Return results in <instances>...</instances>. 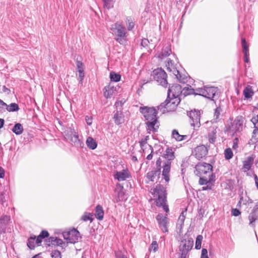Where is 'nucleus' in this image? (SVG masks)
Here are the masks:
<instances>
[{"mask_svg":"<svg viewBox=\"0 0 258 258\" xmlns=\"http://www.w3.org/2000/svg\"><path fill=\"white\" fill-rule=\"evenodd\" d=\"M175 153L172 149L167 148L163 154L156 161V167L147 173L146 177L150 181L153 182L155 177L159 179L162 176V180L166 183L170 181V172L171 163L175 158Z\"/></svg>","mask_w":258,"mask_h":258,"instance_id":"1","label":"nucleus"},{"mask_svg":"<svg viewBox=\"0 0 258 258\" xmlns=\"http://www.w3.org/2000/svg\"><path fill=\"white\" fill-rule=\"evenodd\" d=\"M140 112L146 121L145 125L147 133L150 134L157 132L159 127L158 110L154 107L141 106Z\"/></svg>","mask_w":258,"mask_h":258,"instance_id":"2","label":"nucleus"},{"mask_svg":"<svg viewBox=\"0 0 258 258\" xmlns=\"http://www.w3.org/2000/svg\"><path fill=\"white\" fill-rule=\"evenodd\" d=\"M153 190L154 194L158 197L156 201L157 206L162 207L166 213H168L169 209L168 205L166 204L167 192L166 187L159 183Z\"/></svg>","mask_w":258,"mask_h":258,"instance_id":"3","label":"nucleus"},{"mask_svg":"<svg viewBox=\"0 0 258 258\" xmlns=\"http://www.w3.org/2000/svg\"><path fill=\"white\" fill-rule=\"evenodd\" d=\"M194 246L193 239L189 235L185 234L182 237L178 247L180 258H188L189 252Z\"/></svg>","mask_w":258,"mask_h":258,"instance_id":"4","label":"nucleus"},{"mask_svg":"<svg viewBox=\"0 0 258 258\" xmlns=\"http://www.w3.org/2000/svg\"><path fill=\"white\" fill-rule=\"evenodd\" d=\"M111 30L115 36V41L120 45H125L127 41L125 27L122 24L116 22L112 25Z\"/></svg>","mask_w":258,"mask_h":258,"instance_id":"5","label":"nucleus"},{"mask_svg":"<svg viewBox=\"0 0 258 258\" xmlns=\"http://www.w3.org/2000/svg\"><path fill=\"white\" fill-rule=\"evenodd\" d=\"M196 93L213 101L218 99L220 95L219 89L213 86H204V88H197Z\"/></svg>","mask_w":258,"mask_h":258,"instance_id":"6","label":"nucleus"},{"mask_svg":"<svg viewBox=\"0 0 258 258\" xmlns=\"http://www.w3.org/2000/svg\"><path fill=\"white\" fill-rule=\"evenodd\" d=\"M49 236V232L45 230H42L38 236L32 234L27 239V246L29 249L34 250L36 246L41 245L43 239L48 238Z\"/></svg>","mask_w":258,"mask_h":258,"instance_id":"7","label":"nucleus"},{"mask_svg":"<svg viewBox=\"0 0 258 258\" xmlns=\"http://www.w3.org/2000/svg\"><path fill=\"white\" fill-rule=\"evenodd\" d=\"M154 79L159 85L164 88L168 87V83L167 80V75L166 73L161 68H157L155 69L152 75Z\"/></svg>","mask_w":258,"mask_h":258,"instance_id":"8","label":"nucleus"},{"mask_svg":"<svg viewBox=\"0 0 258 258\" xmlns=\"http://www.w3.org/2000/svg\"><path fill=\"white\" fill-rule=\"evenodd\" d=\"M246 120L245 117L239 115L236 117L233 122L232 123L231 131L233 133V136H237V133L241 132L245 127Z\"/></svg>","mask_w":258,"mask_h":258,"instance_id":"9","label":"nucleus"},{"mask_svg":"<svg viewBox=\"0 0 258 258\" xmlns=\"http://www.w3.org/2000/svg\"><path fill=\"white\" fill-rule=\"evenodd\" d=\"M166 67L167 70L169 72H172L180 83L184 84L187 82L188 77L185 75L180 74L177 68L174 67L172 60L171 59L168 60Z\"/></svg>","mask_w":258,"mask_h":258,"instance_id":"10","label":"nucleus"},{"mask_svg":"<svg viewBox=\"0 0 258 258\" xmlns=\"http://www.w3.org/2000/svg\"><path fill=\"white\" fill-rule=\"evenodd\" d=\"M62 236L68 243L73 244L78 242L79 239L81 238L80 232L75 228L63 231Z\"/></svg>","mask_w":258,"mask_h":258,"instance_id":"11","label":"nucleus"},{"mask_svg":"<svg viewBox=\"0 0 258 258\" xmlns=\"http://www.w3.org/2000/svg\"><path fill=\"white\" fill-rule=\"evenodd\" d=\"M196 169L198 172L197 174L200 176L204 175H210L214 174L213 171V166L211 164L206 162H200L196 166Z\"/></svg>","mask_w":258,"mask_h":258,"instance_id":"12","label":"nucleus"},{"mask_svg":"<svg viewBox=\"0 0 258 258\" xmlns=\"http://www.w3.org/2000/svg\"><path fill=\"white\" fill-rule=\"evenodd\" d=\"M177 105V102H172V100H170V98L167 97L166 100L158 106L157 108L158 110H162L163 113H165L166 112L174 111Z\"/></svg>","mask_w":258,"mask_h":258,"instance_id":"13","label":"nucleus"},{"mask_svg":"<svg viewBox=\"0 0 258 258\" xmlns=\"http://www.w3.org/2000/svg\"><path fill=\"white\" fill-rule=\"evenodd\" d=\"M188 115L191 120L190 124L194 127V129L196 130V128L200 127L201 126L200 111L196 109L191 110L189 112Z\"/></svg>","mask_w":258,"mask_h":258,"instance_id":"14","label":"nucleus"},{"mask_svg":"<svg viewBox=\"0 0 258 258\" xmlns=\"http://www.w3.org/2000/svg\"><path fill=\"white\" fill-rule=\"evenodd\" d=\"M122 103L121 101H117L115 103V106L116 107H118L119 106H120L119 110H116L114 111L113 117L114 123L118 125L123 123L124 121V115L122 111Z\"/></svg>","mask_w":258,"mask_h":258,"instance_id":"15","label":"nucleus"},{"mask_svg":"<svg viewBox=\"0 0 258 258\" xmlns=\"http://www.w3.org/2000/svg\"><path fill=\"white\" fill-rule=\"evenodd\" d=\"M168 98H170V96H179L183 93V89H181V86L179 84H173L170 86V84L168 83Z\"/></svg>","mask_w":258,"mask_h":258,"instance_id":"16","label":"nucleus"},{"mask_svg":"<svg viewBox=\"0 0 258 258\" xmlns=\"http://www.w3.org/2000/svg\"><path fill=\"white\" fill-rule=\"evenodd\" d=\"M167 214L164 216L162 214H159L156 217V219L158 223L159 227L163 231V232L166 233L168 232L167 228Z\"/></svg>","mask_w":258,"mask_h":258,"instance_id":"17","label":"nucleus"},{"mask_svg":"<svg viewBox=\"0 0 258 258\" xmlns=\"http://www.w3.org/2000/svg\"><path fill=\"white\" fill-rule=\"evenodd\" d=\"M45 241L48 246H59L62 248L67 246V244L62 239L57 237H50L47 239H45Z\"/></svg>","mask_w":258,"mask_h":258,"instance_id":"18","label":"nucleus"},{"mask_svg":"<svg viewBox=\"0 0 258 258\" xmlns=\"http://www.w3.org/2000/svg\"><path fill=\"white\" fill-rule=\"evenodd\" d=\"M208 152V150L207 148L203 145L199 146L195 149V156L198 160H200L205 157L207 155Z\"/></svg>","mask_w":258,"mask_h":258,"instance_id":"19","label":"nucleus"},{"mask_svg":"<svg viewBox=\"0 0 258 258\" xmlns=\"http://www.w3.org/2000/svg\"><path fill=\"white\" fill-rule=\"evenodd\" d=\"M71 141L73 143L74 145L78 148H83L84 146L83 141L79 138V135L75 130L71 131Z\"/></svg>","mask_w":258,"mask_h":258,"instance_id":"20","label":"nucleus"},{"mask_svg":"<svg viewBox=\"0 0 258 258\" xmlns=\"http://www.w3.org/2000/svg\"><path fill=\"white\" fill-rule=\"evenodd\" d=\"M130 177H131V175L127 168L120 171H117L114 174V178L118 181H124Z\"/></svg>","mask_w":258,"mask_h":258,"instance_id":"21","label":"nucleus"},{"mask_svg":"<svg viewBox=\"0 0 258 258\" xmlns=\"http://www.w3.org/2000/svg\"><path fill=\"white\" fill-rule=\"evenodd\" d=\"M76 67L77 69L78 70V72H79V83L82 84L83 83V80L85 77V73H84V68L83 67L84 64L83 62L79 60L78 58L76 60Z\"/></svg>","mask_w":258,"mask_h":258,"instance_id":"22","label":"nucleus"},{"mask_svg":"<svg viewBox=\"0 0 258 258\" xmlns=\"http://www.w3.org/2000/svg\"><path fill=\"white\" fill-rule=\"evenodd\" d=\"M10 220V217L7 215L0 217V233H5L8 222Z\"/></svg>","mask_w":258,"mask_h":258,"instance_id":"23","label":"nucleus"},{"mask_svg":"<svg viewBox=\"0 0 258 258\" xmlns=\"http://www.w3.org/2000/svg\"><path fill=\"white\" fill-rule=\"evenodd\" d=\"M248 220L249 221V225L254 227V222L258 220V211L252 210L248 216Z\"/></svg>","mask_w":258,"mask_h":258,"instance_id":"24","label":"nucleus"},{"mask_svg":"<svg viewBox=\"0 0 258 258\" xmlns=\"http://www.w3.org/2000/svg\"><path fill=\"white\" fill-rule=\"evenodd\" d=\"M86 144L87 147L90 149L94 150L97 147V142L92 137H88L87 138Z\"/></svg>","mask_w":258,"mask_h":258,"instance_id":"25","label":"nucleus"},{"mask_svg":"<svg viewBox=\"0 0 258 258\" xmlns=\"http://www.w3.org/2000/svg\"><path fill=\"white\" fill-rule=\"evenodd\" d=\"M186 214V209L184 211H182L181 213L176 224V228L180 229L181 230L182 228V226L184 224V222Z\"/></svg>","mask_w":258,"mask_h":258,"instance_id":"26","label":"nucleus"},{"mask_svg":"<svg viewBox=\"0 0 258 258\" xmlns=\"http://www.w3.org/2000/svg\"><path fill=\"white\" fill-rule=\"evenodd\" d=\"M253 161L254 158L252 156L248 157L246 159L243 161V169L245 171L249 170L253 163Z\"/></svg>","mask_w":258,"mask_h":258,"instance_id":"27","label":"nucleus"},{"mask_svg":"<svg viewBox=\"0 0 258 258\" xmlns=\"http://www.w3.org/2000/svg\"><path fill=\"white\" fill-rule=\"evenodd\" d=\"M127 197L125 195V192L123 189V187L121 186V188L118 191L117 195L116 197V202L117 203L119 202H123L126 201Z\"/></svg>","mask_w":258,"mask_h":258,"instance_id":"28","label":"nucleus"},{"mask_svg":"<svg viewBox=\"0 0 258 258\" xmlns=\"http://www.w3.org/2000/svg\"><path fill=\"white\" fill-rule=\"evenodd\" d=\"M215 178V175L214 174H211L210 175H208V178L206 177H201L199 180V183L201 185L207 184L208 183L214 181Z\"/></svg>","mask_w":258,"mask_h":258,"instance_id":"29","label":"nucleus"},{"mask_svg":"<svg viewBox=\"0 0 258 258\" xmlns=\"http://www.w3.org/2000/svg\"><path fill=\"white\" fill-rule=\"evenodd\" d=\"M95 217L99 220H102L104 217V211L103 208L100 205L95 207Z\"/></svg>","mask_w":258,"mask_h":258,"instance_id":"30","label":"nucleus"},{"mask_svg":"<svg viewBox=\"0 0 258 258\" xmlns=\"http://www.w3.org/2000/svg\"><path fill=\"white\" fill-rule=\"evenodd\" d=\"M104 89L105 91L104 92V96L107 99L110 98L115 91L113 87H110L109 86L105 87Z\"/></svg>","mask_w":258,"mask_h":258,"instance_id":"31","label":"nucleus"},{"mask_svg":"<svg viewBox=\"0 0 258 258\" xmlns=\"http://www.w3.org/2000/svg\"><path fill=\"white\" fill-rule=\"evenodd\" d=\"M12 131L16 135H20L23 133L24 128L20 123H16L13 126Z\"/></svg>","mask_w":258,"mask_h":258,"instance_id":"32","label":"nucleus"},{"mask_svg":"<svg viewBox=\"0 0 258 258\" xmlns=\"http://www.w3.org/2000/svg\"><path fill=\"white\" fill-rule=\"evenodd\" d=\"M245 98L248 99L251 98L254 94V92L249 86L245 87L243 92Z\"/></svg>","mask_w":258,"mask_h":258,"instance_id":"33","label":"nucleus"},{"mask_svg":"<svg viewBox=\"0 0 258 258\" xmlns=\"http://www.w3.org/2000/svg\"><path fill=\"white\" fill-rule=\"evenodd\" d=\"M171 52L170 46H166L163 50L162 52L158 55V57L161 59L168 56Z\"/></svg>","mask_w":258,"mask_h":258,"instance_id":"34","label":"nucleus"},{"mask_svg":"<svg viewBox=\"0 0 258 258\" xmlns=\"http://www.w3.org/2000/svg\"><path fill=\"white\" fill-rule=\"evenodd\" d=\"M121 75L115 72L112 71L109 74L110 81L113 82H118L121 80Z\"/></svg>","mask_w":258,"mask_h":258,"instance_id":"35","label":"nucleus"},{"mask_svg":"<svg viewBox=\"0 0 258 258\" xmlns=\"http://www.w3.org/2000/svg\"><path fill=\"white\" fill-rule=\"evenodd\" d=\"M5 108L9 112H15L19 109L18 104L16 103H12L9 105L7 104V106H5Z\"/></svg>","mask_w":258,"mask_h":258,"instance_id":"36","label":"nucleus"},{"mask_svg":"<svg viewBox=\"0 0 258 258\" xmlns=\"http://www.w3.org/2000/svg\"><path fill=\"white\" fill-rule=\"evenodd\" d=\"M125 23L127 30L128 31H132L135 27V22L133 19L130 17H126Z\"/></svg>","mask_w":258,"mask_h":258,"instance_id":"37","label":"nucleus"},{"mask_svg":"<svg viewBox=\"0 0 258 258\" xmlns=\"http://www.w3.org/2000/svg\"><path fill=\"white\" fill-rule=\"evenodd\" d=\"M0 203L3 206H5V204L6 201L5 189L2 185L0 186Z\"/></svg>","mask_w":258,"mask_h":258,"instance_id":"38","label":"nucleus"},{"mask_svg":"<svg viewBox=\"0 0 258 258\" xmlns=\"http://www.w3.org/2000/svg\"><path fill=\"white\" fill-rule=\"evenodd\" d=\"M216 131L215 129L213 128V130L208 133V140L209 142L211 144H214L215 142L216 139Z\"/></svg>","mask_w":258,"mask_h":258,"instance_id":"39","label":"nucleus"},{"mask_svg":"<svg viewBox=\"0 0 258 258\" xmlns=\"http://www.w3.org/2000/svg\"><path fill=\"white\" fill-rule=\"evenodd\" d=\"M182 94L184 96H186L188 95L195 94L196 95H198V94L196 93V89L194 90L193 89L189 88L188 87H184L183 89V93Z\"/></svg>","mask_w":258,"mask_h":258,"instance_id":"40","label":"nucleus"},{"mask_svg":"<svg viewBox=\"0 0 258 258\" xmlns=\"http://www.w3.org/2000/svg\"><path fill=\"white\" fill-rule=\"evenodd\" d=\"M81 220L85 222L90 221V222H92L93 220V218H92L91 213L85 212L84 215L82 216Z\"/></svg>","mask_w":258,"mask_h":258,"instance_id":"41","label":"nucleus"},{"mask_svg":"<svg viewBox=\"0 0 258 258\" xmlns=\"http://www.w3.org/2000/svg\"><path fill=\"white\" fill-rule=\"evenodd\" d=\"M203 238V237L202 235H198L197 236L195 244V248L196 249H200L201 248V244Z\"/></svg>","mask_w":258,"mask_h":258,"instance_id":"42","label":"nucleus"},{"mask_svg":"<svg viewBox=\"0 0 258 258\" xmlns=\"http://www.w3.org/2000/svg\"><path fill=\"white\" fill-rule=\"evenodd\" d=\"M224 156L226 160H230L232 158L233 154L231 148H228L225 150Z\"/></svg>","mask_w":258,"mask_h":258,"instance_id":"43","label":"nucleus"},{"mask_svg":"<svg viewBox=\"0 0 258 258\" xmlns=\"http://www.w3.org/2000/svg\"><path fill=\"white\" fill-rule=\"evenodd\" d=\"M251 121L253 123L255 128L253 131V133L255 134L256 132H258V114L256 116L253 117Z\"/></svg>","mask_w":258,"mask_h":258,"instance_id":"44","label":"nucleus"},{"mask_svg":"<svg viewBox=\"0 0 258 258\" xmlns=\"http://www.w3.org/2000/svg\"><path fill=\"white\" fill-rule=\"evenodd\" d=\"M172 137L177 141H180L181 135L179 134L178 131L175 129L172 131Z\"/></svg>","mask_w":258,"mask_h":258,"instance_id":"45","label":"nucleus"},{"mask_svg":"<svg viewBox=\"0 0 258 258\" xmlns=\"http://www.w3.org/2000/svg\"><path fill=\"white\" fill-rule=\"evenodd\" d=\"M115 258H127L124 252L121 250H117L115 252Z\"/></svg>","mask_w":258,"mask_h":258,"instance_id":"46","label":"nucleus"},{"mask_svg":"<svg viewBox=\"0 0 258 258\" xmlns=\"http://www.w3.org/2000/svg\"><path fill=\"white\" fill-rule=\"evenodd\" d=\"M139 144L143 152L145 153L146 152V147L148 146L147 145H148L147 144V142L144 140L143 139H142L139 142Z\"/></svg>","mask_w":258,"mask_h":258,"instance_id":"47","label":"nucleus"},{"mask_svg":"<svg viewBox=\"0 0 258 258\" xmlns=\"http://www.w3.org/2000/svg\"><path fill=\"white\" fill-rule=\"evenodd\" d=\"M245 194L246 195H247V192L246 191L245 192ZM252 203L253 201L249 197L246 196V198L245 199H244V197H243V201L241 204L246 205Z\"/></svg>","mask_w":258,"mask_h":258,"instance_id":"48","label":"nucleus"},{"mask_svg":"<svg viewBox=\"0 0 258 258\" xmlns=\"http://www.w3.org/2000/svg\"><path fill=\"white\" fill-rule=\"evenodd\" d=\"M51 256L52 258H61V253L58 250H55L51 252Z\"/></svg>","mask_w":258,"mask_h":258,"instance_id":"49","label":"nucleus"},{"mask_svg":"<svg viewBox=\"0 0 258 258\" xmlns=\"http://www.w3.org/2000/svg\"><path fill=\"white\" fill-rule=\"evenodd\" d=\"M241 45L243 48V50L249 49V46L247 43V42L244 38H241Z\"/></svg>","mask_w":258,"mask_h":258,"instance_id":"50","label":"nucleus"},{"mask_svg":"<svg viewBox=\"0 0 258 258\" xmlns=\"http://www.w3.org/2000/svg\"><path fill=\"white\" fill-rule=\"evenodd\" d=\"M104 6L107 9H110L113 7V2L111 0H109L103 2Z\"/></svg>","mask_w":258,"mask_h":258,"instance_id":"51","label":"nucleus"},{"mask_svg":"<svg viewBox=\"0 0 258 258\" xmlns=\"http://www.w3.org/2000/svg\"><path fill=\"white\" fill-rule=\"evenodd\" d=\"M238 195L239 196V204H241L243 201V189L242 187H239L238 189Z\"/></svg>","mask_w":258,"mask_h":258,"instance_id":"52","label":"nucleus"},{"mask_svg":"<svg viewBox=\"0 0 258 258\" xmlns=\"http://www.w3.org/2000/svg\"><path fill=\"white\" fill-rule=\"evenodd\" d=\"M158 248V245L156 241H153L151 244L150 249H152L154 252H156Z\"/></svg>","mask_w":258,"mask_h":258,"instance_id":"53","label":"nucleus"},{"mask_svg":"<svg viewBox=\"0 0 258 258\" xmlns=\"http://www.w3.org/2000/svg\"><path fill=\"white\" fill-rule=\"evenodd\" d=\"M241 214V212L237 208L232 209L231 210V215L233 216L237 217Z\"/></svg>","mask_w":258,"mask_h":258,"instance_id":"54","label":"nucleus"},{"mask_svg":"<svg viewBox=\"0 0 258 258\" xmlns=\"http://www.w3.org/2000/svg\"><path fill=\"white\" fill-rule=\"evenodd\" d=\"M5 106H7V104L3 100L0 99V113H2L5 111Z\"/></svg>","mask_w":258,"mask_h":258,"instance_id":"55","label":"nucleus"},{"mask_svg":"<svg viewBox=\"0 0 258 258\" xmlns=\"http://www.w3.org/2000/svg\"><path fill=\"white\" fill-rule=\"evenodd\" d=\"M201 258H209L207 249L204 248L202 249Z\"/></svg>","mask_w":258,"mask_h":258,"instance_id":"56","label":"nucleus"},{"mask_svg":"<svg viewBox=\"0 0 258 258\" xmlns=\"http://www.w3.org/2000/svg\"><path fill=\"white\" fill-rule=\"evenodd\" d=\"M150 42L149 40L147 38H143L142 39L141 41V45L144 47H146L149 45Z\"/></svg>","mask_w":258,"mask_h":258,"instance_id":"57","label":"nucleus"},{"mask_svg":"<svg viewBox=\"0 0 258 258\" xmlns=\"http://www.w3.org/2000/svg\"><path fill=\"white\" fill-rule=\"evenodd\" d=\"M92 119H93V118L91 116L86 115L85 116V120H86V123L88 125H91L92 124Z\"/></svg>","mask_w":258,"mask_h":258,"instance_id":"58","label":"nucleus"},{"mask_svg":"<svg viewBox=\"0 0 258 258\" xmlns=\"http://www.w3.org/2000/svg\"><path fill=\"white\" fill-rule=\"evenodd\" d=\"M148 147H149L150 149L151 150V153L149 154L146 157V159L148 160H151L153 158V154L152 153L153 152V148L151 145H148Z\"/></svg>","mask_w":258,"mask_h":258,"instance_id":"59","label":"nucleus"},{"mask_svg":"<svg viewBox=\"0 0 258 258\" xmlns=\"http://www.w3.org/2000/svg\"><path fill=\"white\" fill-rule=\"evenodd\" d=\"M238 138L237 137L234 138V140H233L232 148L233 149H236L238 148Z\"/></svg>","mask_w":258,"mask_h":258,"instance_id":"60","label":"nucleus"},{"mask_svg":"<svg viewBox=\"0 0 258 258\" xmlns=\"http://www.w3.org/2000/svg\"><path fill=\"white\" fill-rule=\"evenodd\" d=\"M170 100H172V102H176L178 103V104L179 103L180 101L179 96H170Z\"/></svg>","mask_w":258,"mask_h":258,"instance_id":"61","label":"nucleus"},{"mask_svg":"<svg viewBox=\"0 0 258 258\" xmlns=\"http://www.w3.org/2000/svg\"><path fill=\"white\" fill-rule=\"evenodd\" d=\"M5 176V171L4 169L0 166V178H4Z\"/></svg>","mask_w":258,"mask_h":258,"instance_id":"62","label":"nucleus"},{"mask_svg":"<svg viewBox=\"0 0 258 258\" xmlns=\"http://www.w3.org/2000/svg\"><path fill=\"white\" fill-rule=\"evenodd\" d=\"M253 176H254V179L255 180V186H256L257 189H258V177L255 174H254Z\"/></svg>","mask_w":258,"mask_h":258,"instance_id":"63","label":"nucleus"},{"mask_svg":"<svg viewBox=\"0 0 258 258\" xmlns=\"http://www.w3.org/2000/svg\"><path fill=\"white\" fill-rule=\"evenodd\" d=\"M243 53H244V57H249V49L243 50Z\"/></svg>","mask_w":258,"mask_h":258,"instance_id":"64","label":"nucleus"}]
</instances>
